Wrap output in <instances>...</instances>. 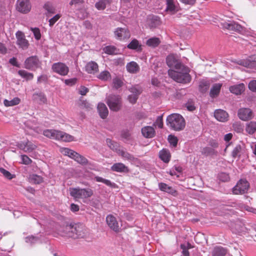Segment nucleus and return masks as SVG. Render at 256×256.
Returning <instances> with one entry per match:
<instances>
[{
  "instance_id": "obj_21",
  "label": "nucleus",
  "mask_w": 256,
  "mask_h": 256,
  "mask_svg": "<svg viewBox=\"0 0 256 256\" xmlns=\"http://www.w3.org/2000/svg\"><path fill=\"white\" fill-rule=\"evenodd\" d=\"M85 70L88 74H95L98 70V66L97 63L94 61H91L86 64Z\"/></svg>"
},
{
  "instance_id": "obj_51",
  "label": "nucleus",
  "mask_w": 256,
  "mask_h": 256,
  "mask_svg": "<svg viewBox=\"0 0 256 256\" xmlns=\"http://www.w3.org/2000/svg\"><path fill=\"white\" fill-rule=\"evenodd\" d=\"M242 148L240 145H237L233 150L232 154V157L236 158L240 155Z\"/></svg>"
},
{
  "instance_id": "obj_40",
  "label": "nucleus",
  "mask_w": 256,
  "mask_h": 256,
  "mask_svg": "<svg viewBox=\"0 0 256 256\" xmlns=\"http://www.w3.org/2000/svg\"><path fill=\"white\" fill-rule=\"evenodd\" d=\"M18 74L20 76L27 80H32L34 78V74L32 73L28 72L24 70H20Z\"/></svg>"
},
{
  "instance_id": "obj_49",
  "label": "nucleus",
  "mask_w": 256,
  "mask_h": 256,
  "mask_svg": "<svg viewBox=\"0 0 256 256\" xmlns=\"http://www.w3.org/2000/svg\"><path fill=\"white\" fill-rule=\"evenodd\" d=\"M130 92L132 93V94L136 95L138 96L142 92L141 89L138 86L132 87L130 90Z\"/></svg>"
},
{
  "instance_id": "obj_64",
  "label": "nucleus",
  "mask_w": 256,
  "mask_h": 256,
  "mask_svg": "<svg viewBox=\"0 0 256 256\" xmlns=\"http://www.w3.org/2000/svg\"><path fill=\"white\" fill-rule=\"evenodd\" d=\"M88 91V88L84 86H80L79 88V93L82 96L86 95Z\"/></svg>"
},
{
  "instance_id": "obj_17",
  "label": "nucleus",
  "mask_w": 256,
  "mask_h": 256,
  "mask_svg": "<svg viewBox=\"0 0 256 256\" xmlns=\"http://www.w3.org/2000/svg\"><path fill=\"white\" fill-rule=\"evenodd\" d=\"M106 223L108 226L115 232H118L120 227L116 218L112 214L107 216L106 218Z\"/></svg>"
},
{
  "instance_id": "obj_28",
  "label": "nucleus",
  "mask_w": 256,
  "mask_h": 256,
  "mask_svg": "<svg viewBox=\"0 0 256 256\" xmlns=\"http://www.w3.org/2000/svg\"><path fill=\"white\" fill-rule=\"evenodd\" d=\"M59 130H45L43 131V134L50 138L58 140V133Z\"/></svg>"
},
{
  "instance_id": "obj_45",
  "label": "nucleus",
  "mask_w": 256,
  "mask_h": 256,
  "mask_svg": "<svg viewBox=\"0 0 256 256\" xmlns=\"http://www.w3.org/2000/svg\"><path fill=\"white\" fill-rule=\"evenodd\" d=\"M95 180L98 182H102V183L104 184H106V186H110L112 187L115 184L114 183H112L110 180L104 179L100 176H96Z\"/></svg>"
},
{
  "instance_id": "obj_26",
  "label": "nucleus",
  "mask_w": 256,
  "mask_h": 256,
  "mask_svg": "<svg viewBox=\"0 0 256 256\" xmlns=\"http://www.w3.org/2000/svg\"><path fill=\"white\" fill-rule=\"evenodd\" d=\"M98 110L101 118H106L108 114V110L106 106L104 103H98Z\"/></svg>"
},
{
  "instance_id": "obj_42",
  "label": "nucleus",
  "mask_w": 256,
  "mask_h": 256,
  "mask_svg": "<svg viewBox=\"0 0 256 256\" xmlns=\"http://www.w3.org/2000/svg\"><path fill=\"white\" fill-rule=\"evenodd\" d=\"M29 179L31 182L36 184H39L42 182V176L34 174L30 175Z\"/></svg>"
},
{
  "instance_id": "obj_3",
  "label": "nucleus",
  "mask_w": 256,
  "mask_h": 256,
  "mask_svg": "<svg viewBox=\"0 0 256 256\" xmlns=\"http://www.w3.org/2000/svg\"><path fill=\"white\" fill-rule=\"evenodd\" d=\"M167 125L172 130L180 131L184 128L186 123L184 118L180 114H172L166 118Z\"/></svg>"
},
{
  "instance_id": "obj_43",
  "label": "nucleus",
  "mask_w": 256,
  "mask_h": 256,
  "mask_svg": "<svg viewBox=\"0 0 256 256\" xmlns=\"http://www.w3.org/2000/svg\"><path fill=\"white\" fill-rule=\"evenodd\" d=\"M160 40L158 38H152L147 40L146 44L150 46L156 47L160 44Z\"/></svg>"
},
{
  "instance_id": "obj_13",
  "label": "nucleus",
  "mask_w": 256,
  "mask_h": 256,
  "mask_svg": "<svg viewBox=\"0 0 256 256\" xmlns=\"http://www.w3.org/2000/svg\"><path fill=\"white\" fill-rule=\"evenodd\" d=\"M223 28L230 30H234L242 33L244 31V28L239 24L234 22H224L221 23Z\"/></svg>"
},
{
  "instance_id": "obj_33",
  "label": "nucleus",
  "mask_w": 256,
  "mask_h": 256,
  "mask_svg": "<svg viewBox=\"0 0 256 256\" xmlns=\"http://www.w3.org/2000/svg\"><path fill=\"white\" fill-rule=\"evenodd\" d=\"M97 78L102 81L106 82L111 79V74L108 71L104 70L97 76Z\"/></svg>"
},
{
  "instance_id": "obj_48",
  "label": "nucleus",
  "mask_w": 256,
  "mask_h": 256,
  "mask_svg": "<svg viewBox=\"0 0 256 256\" xmlns=\"http://www.w3.org/2000/svg\"><path fill=\"white\" fill-rule=\"evenodd\" d=\"M0 172L8 180H11L14 178V175L12 174L8 171L6 170L4 168H0Z\"/></svg>"
},
{
  "instance_id": "obj_12",
  "label": "nucleus",
  "mask_w": 256,
  "mask_h": 256,
  "mask_svg": "<svg viewBox=\"0 0 256 256\" xmlns=\"http://www.w3.org/2000/svg\"><path fill=\"white\" fill-rule=\"evenodd\" d=\"M18 146L20 149L27 153L32 152L36 148V144L28 140L19 142L18 144Z\"/></svg>"
},
{
  "instance_id": "obj_34",
  "label": "nucleus",
  "mask_w": 256,
  "mask_h": 256,
  "mask_svg": "<svg viewBox=\"0 0 256 256\" xmlns=\"http://www.w3.org/2000/svg\"><path fill=\"white\" fill-rule=\"evenodd\" d=\"M226 250L221 246L214 248L212 252V256H224L226 254Z\"/></svg>"
},
{
  "instance_id": "obj_31",
  "label": "nucleus",
  "mask_w": 256,
  "mask_h": 256,
  "mask_svg": "<svg viewBox=\"0 0 256 256\" xmlns=\"http://www.w3.org/2000/svg\"><path fill=\"white\" fill-rule=\"evenodd\" d=\"M32 98L33 100L35 102L40 104H46V96L41 92L34 94Z\"/></svg>"
},
{
  "instance_id": "obj_18",
  "label": "nucleus",
  "mask_w": 256,
  "mask_h": 256,
  "mask_svg": "<svg viewBox=\"0 0 256 256\" xmlns=\"http://www.w3.org/2000/svg\"><path fill=\"white\" fill-rule=\"evenodd\" d=\"M256 62V55H253L249 58L248 60H238L234 61V62L238 64L239 65L249 67L252 66L254 64V62Z\"/></svg>"
},
{
  "instance_id": "obj_47",
  "label": "nucleus",
  "mask_w": 256,
  "mask_h": 256,
  "mask_svg": "<svg viewBox=\"0 0 256 256\" xmlns=\"http://www.w3.org/2000/svg\"><path fill=\"white\" fill-rule=\"evenodd\" d=\"M202 154L206 156L212 155L215 153V151L214 148L210 147H205L202 148Z\"/></svg>"
},
{
  "instance_id": "obj_10",
  "label": "nucleus",
  "mask_w": 256,
  "mask_h": 256,
  "mask_svg": "<svg viewBox=\"0 0 256 256\" xmlns=\"http://www.w3.org/2000/svg\"><path fill=\"white\" fill-rule=\"evenodd\" d=\"M52 68L54 72L64 76L67 75L69 72L68 66L60 62L54 64Z\"/></svg>"
},
{
  "instance_id": "obj_60",
  "label": "nucleus",
  "mask_w": 256,
  "mask_h": 256,
  "mask_svg": "<svg viewBox=\"0 0 256 256\" xmlns=\"http://www.w3.org/2000/svg\"><path fill=\"white\" fill-rule=\"evenodd\" d=\"M106 143L108 145V146L112 150H117L116 146V144L115 143H114L110 139H107L106 140Z\"/></svg>"
},
{
  "instance_id": "obj_32",
  "label": "nucleus",
  "mask_w": 256,
  "mask_h": 256,
  "mask_svg": "<svg viewBox=\"0 0 256 256\" xmlns=\"http://www.w3.org/2000/svg\"><path fill=\"white\" fill-rule=\"evenodd\" d=\"M160 158L164 162H168L170 160V154L168 150L163 149L159 153Z\"/></svg>"
},
{
  "instance_id": "obj_6",
  "label": "nucleus",
  "mask_w": 256,
  "mask_h": 256,
  "mask_svg": "<svg viewBox=\"0 0 256 256\" xmlns=\"http://www.w3.org/2000/svg\"><path fill=\"white\" fill-rule=\"evenodd\" d=\"M60 150L62 154L69 156L80 164H86L88 163L86 158L72 150L66 148H60Z\"/></svg>"
},
{
  "instance_id": "obj_11",
  "label": "nucleus",
  "mask_w": 256,
  "mask_h": 256,
  "mask_svg": "<svg viewBox=\"0 0 256 256\" xmlns=\"http://www.w3.org/2000/svg\"><path fill=\"white\" fill-rule=\"evenodd\" d=\"M16 8L18 12L26 14L31 10V4L29 0H18Z\"/></svg>"
},
{
  "instance_id": "obj_52",
  "label": "nucleus",
  "mask_w": 256,
  "mask_h": 256,
  "mask_svg": "<svg viewBox=\"0 0 256 256\" xmlns=\"http://www.w3.org/2000/svg\"><path fill=\"white\" fill-rule=\"evenodd\" d=\"M61 15L57 14L49 20V25L52 26L60 18Z\"/></svg>"
},
{
  "instance_id": "obj_24",
  "label": "nucleus",
  "mask_w": 256,
  "mask_h": 256,
  "mask_svg": "<svg viewBox=\"0 0 256 256\" xmlns=\"http://www.w3.org/2000/svg\"><path fill=\"white\" fill-rule=\"evenodd\" d=\"M229 90L232 93L238 95L244 92L245 86L244 84H240L230 86Z\"/></svg>"
},
{
  "instance_id": "obj_37",
  "label": "nucleus",
  "mask_w": 256,
  "mask_h": 256,
  "mask_svg": "<svg viewBox=\"0 0 256 256\" xmlns=\"http://www.w3.org/2000/svg\"><path fill=\"white\" fill-rule=\"evenodd\" d=\"M104 52L108 54H116L118 53V50L114 46H108L103 48Z\"/></svg>"
},
{
  "instance_id": "obj_19",
  "label": "nucleus",
  "mask_w": 256,
  "mask_h": 256,
  "mask_svg": "<svg viewBox=\"0 0 256 256\" xmlns=\"http://www.w3.org/2000/svg\"><path fill=\"white\" fill-rule=\"evenodd\" d=\"M215 118L221 122H225L228 120V114L227 112L222 110H216L214 112Z\"/></svg>"
},
{
  "instance_id": "obj_23",
  "label": "nucleus",
  "mask_w": 256,
  "mask_h": 256,
  "mask_svg": "<svg viewBox=\"0 0 256 256\" xmlns=\"http://www.w3.org/2000/svg\"><path fill=\"white\" fill-rule=\"evenodd\" d=\"M142 133L143 136L146 138H152L155 134V130L153 127L146 126L142 128Z\"/></svg>"
},
{
  "instance_id": "obj_22",
  "label": "nucleus",
  "mask_w": 256,
  "mask_h": 256,
  "mask_svg": "<svg viewBox=\"0 0 256 256\" xmlns=\"http://www.w3.org/2000/svg\"><path fill=\"white\" fill-rule=\"evenodd\" d=\"M222 86V84L220 83H216L213 84L210 92V96L212 98H216L220 92Z\"/></svg>"
},
{
  "instance_id": "obj_54",
  "label": "nucleus",
  "mask_w": 256,
  "mask_h": 256,
  "mask_svg": "<svg viewBox=\"0 0 256 256\" xmlns=\"http://www.w3.org/2000/svg\"><path fill=\"white\" fill-rule=\"evenodd\" d=\"M32 30L34 33V36L37 40H38L41 38V34L40 30L38 28H32Z\"/></svg>"
},
{
  "instance_id": "obj_2",
  "label": "nucleus",
  "mask_w": 256,
  "mask_h": 256,
  "mask_svg": "<svg viewBox=\"0 0 256 256\" xmlns=\"http://www.w3.org/2000/svg\"><path fill=\"white\" fill-rule=\"evenodd\" d=\"M57 231L58 234L60 236L78 238L84 236L86 230L83 224H75L64 226H59L57 228Z\"/></svg>"
},
{
  "instance_id": "obj_56",
  "label": "nucleus",
  "mask_w": 256,
  "mask_h": 256,
  "mask_svg": "<svg viewBox=\"0 0 256 256\" xmlns=\"http://www.w3.org/2000/svg\"><path fill=\"white\" fill-rule=\"evenodd\" d=\"M113 84L114 86L116 88H118L122 86L123 82L120 79L115 78L113 80Z\"/></svg>"
},
{
  "instance_id": "obj_58",
  "label": "nucleus",
  "mask_w": 256,
  "mask_h": 256,
  "mask_svg": "<svg viewBox=\"0 0 256 256\" xmlns=\"http://www.w3.org/2000/svg\"><path fill=\"white\" fill-rule=\"evenodd\" d=\"M232 127L234 130L238 132H240L242 130V126L238 122H236L233 124Z\"/></svg>"
},
{
  "instance_id": "obj_46",
  "label": "nucleus",
  "mask_w": 256,
  "mask_h": 256,
  "mask_svg": "<svg viewBox=\"0 0 256 256\" xmlns=\"http://www.w3.org/2000/svg\"><path fill=\"white\" fill-rule=\"evenodd\" d=\"M128 47L130 49L137 50L140 48V44L138 40L136 39H134L132 41L128 44Z\"/></svg>"
},
{
  "instance_id": "obj_44",
  "label": "nucleus",
  "mask_w": 256,
  "mask_h": 256,
  "mask_svg": "<svg viewBox=\"0 0 256 256\" xmlns=\"http://www.w3.org/2000/svg\"><path fill=\"white\" fill-rule=\"evenodd\" d=\"M21 161L20 162L21 164L28 165L32 162V160L26 154H21L20 156Z\"/></svg>"
},
{
  "instance_id": "obj_5",
  "label": "nucleus",
  "mask_w": 256,
  "mask_h": 256,
  "mask_svg": "<svg viewBox=\"0 0 256 256\" xmlns=\"http://www.w3.org/2000/svg\"><path fill=\"white\" fill-rule=\"evenodd\" d=\"M60 150L62 154L69 156L80 164H86L88 163L86 158L72 150L66 148H60Z\"/></svg>"
},
{
  "instance_id": "obj_36",
  "label": "nucleus",
  "mask_w": 256,
  "mask_h": 256,
  "mask_svg": "<svg viewBox=\"0 0 256 256\" xmlns=\"http://www.w3.org/2000/svg\"><path fill=\"white\" fill-rule=\"evenodd\" d=\"M246 130L249 134H253L256 131V122L252 121L247 123Z\"/></svg>"
},
{
  "instance_id": "obj_4",
  "label": "nucleus",
  "mask_w": 256,
  "mask_h": 256,
  "mask_svg": "<svg viewBox=\"0 0 256 256\" xmlns=\"http://www.w3.org/2000/svg\"><path fill=\"white\" fill-rule=\"evenodd\" d=\"M70 194L74 199H85L90 197L93 191L90 188H70Z\"/></svg>"
},
{
  "instance_id": "obj_29",
  "label": "nucleus",
  "mask_w": 256,
  "mask_h": 256,
  "mask_svg": "<svg viewBox=\"0 0 256 256\" xmlns=\"http://www.w3.org/2000/svg\"><path fill=\"white\" fill-rule=\"evenodd\" d=\"M158 187L162 191L168 192L174 196L177 194L176 191L174 189L164 183H160L158 184Z\"/></svg>"
},
{
  "instance_id": "obj_41",
  "label": "nucleus",
  "mask_w": 256,
  "mask_h": 256,
  "mask_svg": "<svg viewBox=\"0 0 256 256\" xmlns=\"http://www.w3.org/2000/svg\"><path fill=\"white\" fill-rule=\"evenodd\" d=\"M109 2L110 0H100L96 4L95 6L98 10H103Z\"/></svg>"
},
{
  "instance_id": "obj_39",
  "label": "nucleus",
  "mask_w": 256,
  "mask_h": 256,
  "mask_svg": "<svg viewBox=\"0 0 256 256\" xmlns=\"http://www.w3.org/2000/svg\"><path fill=\"white\" fill-rule=\"evenodd\" d=\"M210 86V82L208 80H202L200 82V90L202 92H206Z\"/></svg>"
},
{
  "instance_id": "obj_57",
  "label": "nucleus",
  "mask_w": 256,
  "mask_h": 256,
  "mask_svg": "<svg viewBox=\"0 0 256 256\" xmlns=\"http://www.w3.org/2000/svg\"><path fill=\"white\" fill-rule=\"evenodd\" d=\"M38 240V238H36L32 236H28L26 238V242L30 243V244H34Z\"/></svg>"
},
{
  "instance_id": "obj_20",
  "label": "nucleus",
  "mask_w": 256,
  "mask_h": 256,
  "mask_svg": "<svg viewBox=\"0 0 256 256\" xmlns=\"http://www.w3.org/2000/svg\"><path fill=\"white\" fill-rule=\"evenodd\" d=\"M117 152L124 160H127L132 163L136 162L138 160L136 158L123 149L118 150Z\"/></svg>"
},
{
  "instance_id": "obj_25",
  "label": "nucleus",
  "mask_w": 256,
  "mask_h": 256,
  "mask_svg": "<svg viewBox=\"0 0 256 256\" xmlns=\"http://www.w3.org/2000/svg\"><path fill=\"white\" fill-rule=\"evenodd\" d=\"M111 170L112 171L119 172H128V168L124 164L121 162L114 164L112 167Z\"/></svg>"
},
{
  "instance_id": "obj_63",
  "label": "nucleus",
  "mask_w": 256,
  "mask_h": 256,
  "mask_svg": "<svg viewBox=\"0 0 256 256\" xmlns=\"http://www.w3.org/2000/svg\"><path fill=\"white\" fill-rule=\"evenodd\" d=\"M76 82V78H73L70 79H67L64 80V82L66 85L68 86H72Z\"/></svg>"
},
{
  "instance_id": "obj_14",
  "label": "nucleus",
  "mask_w": 256,
  "mask_h": 256,
  "mask_svg": "<svg viewBox=\"0 0 256 256\" xmlns=\"http://www.w3.org/2000/svg\"><path fill=\"white\" fill-rule=\"evenodd\" d=\"M238 116L242 120L247 121L252 118V110L248 108H242L238 111Z\"/></svg>"
},
{
  "instance_id": "obj_50",
  "label": "nucleus",
  "mask_w": 256,
  "mask_h": 256,
  "mask_svg": "<svg viewBox=\"0 0 256 256\" xmlns=\"http://www.w3.org/2000/svg\"><path fill=\"white\" fill-rule=\"evenodd\" d=\"M168 140L169 142L173 146L175 147L178 144V138L174 136L170 135L168 137Z\"/></svg>"
},
{
  "instance_id": "obj_1",
  "label": "nucleus",
  "mask_w": 256,
  "mask_h": 256,
  "mask_svg": "<svg viewBox=\"0 0 256 256\" xmlns=\"http://www.w3.org/2000/svg\"><path fill=\"white\" fill-rule=\"evenodd\" d=\"M166 64L169 67L174 68L176 70H170L169 76L174 80L180 83H187L190 80L188 68L182 64L174 55H169L166 58Z\"/></svg>"
},
{
  "instance_id": "obj_30",
  "label": "nucleus",
  "mask_w": 256,
  "mask_h": 256,
  "mask_svg": "<svg viewBox=\"0 0 256 256\" xmlns=\"http://www.w3.org/2000/svg\"><path fill=\"white\" fill-rule=\"evenodd\" d=\"M58 140H62L66 142H70L75 140L73 136L61 131H59L58 133Z\"/></svg>"
},
{
  "instance_id": "obj_27",
  "label": "nucleus",
  "mask_w": 256,
  "mask_h": 256,
  "mask_svg": "<svg viewBox=\"0 0 256 256\" xmlns=\"http://www.w3.org/2000/svg\"><path fill=\"white\" fill-rule=\"evenodd\" d=\"M127 71L131 74H136L140 70V67L138 64L135 62H130L126 65Z\"/></svg>"
},
{
  "instance_id": "obj_15",
  "label": "nucleus",
  "mask_w": 256,
  "mask_h": 256,
  "mask_svg": "<svg viewBox=\"0 0 256 256\" xmlns=\"http://www.w3.org/2000/svg\"><path fill=\"white\" fill-rule=\"evenodd\" d=\"M116 38L120 40L128 38L130 32L126 28H117L114 32Z\"/></svg>"
},
{
  "instance_id": "obj_16",
  "label": "nucleus",
  "mask_w": 256,
  "mask_h": 256,
  "mask_svg": "<svg viewBox=\"0 0 256 256\" xmlns=\"http://www.w3.org/2000/svg\"><path fill=\"white\" fill-rule=\"evenodd\" d=\"M17 44L23 50L26 49L29 45L28 41L25 38L24 34L21 32L16 33Z\"/></svg>"
},
{
  "instance_id": "obj_62",
  "label": "nucleus",
  "mask_w": 256,
  "mask_h": 256,
  "mask_svg": "<svg viewBox=\"0 0 256 256\" xmlns=\"http://www.w3.org/2000/svg\"><path fill=\"white\" fill-rule=\"evenodd\" d=\"M220 180L222 182L228 181L229 179L228 175L225 173H222L219 175Z\"/></svg>"
},
{
  "instance_id": "obj_9",
  "label": "nucleus",
  "mask_w": 256,
  "mask_h": 256,
  "mask_svg": "<svg viewBox=\"0 0 256 256\" xmlns=\"http://www.w3.org/2000/svg\"><path fill=\"white\" fill-rule=\"evenodd\" d=\"M24 65L26 69L35 70L40 66V62L36 56H32L26 60Z\"/></svg>"
},
{
  "instance_id": "obj_7",
  "label": "nucleus",
  "mask_w": 256,
  "mask_h": 256,
  "mask_svg": "<svg viewBox=\"0 0 256 256\" xmlns=\"http://www.w3.org/2000/svg\"><path fill=\"white\" fill-rule=\"evenodd\" d=\"M106 103L110 108L113 111L117 112L122 107V99L118 95L108 96L106 98Z\"/></svg>"
},
{
  "instance_id": "obj_53",
  "label": "nucleus",
  "mask_w": 256,
  "mask_h": 256,
  "mask_svg": "<svg viewBox=\"0 0 256 256\" xmlns=\"http://www.w3.org/2000/svg\"><path fill=\"white\" fill-rule=\"evenodd\" d=\"M248 87L251 91L256 92V80H251L248 84Z\"/></svg>"
},
{
  "instance_id": "obj_35",
  "label": "nucleus",
  "mask_w": 256,
  "mask_h": 256,
  "mask_svg": "<svg viewBox=\"0 0 256 256\" xmlns=\"http://www.w3.org/2000/svg\"><path fill=\"white\" fill-rule=\"evenodd\" d=\"M166 10L170 14H174L176 11L177 8L174 4L173 0H166Z\"/></svg>"
},
{
  "instance_id": "obj_59",
  "label": "nucleus",
  "mask_w": 256,
  "mask_h": 256,
  "mask_svg": "<svg viewBox=\"0 0 256 256\" xmlns=\"http://www.w3.org/2000/svg\"><path fill=\"white\" fill-rule=\"evenodd\" d=\"M154 125L156 126H158L159 128H162L163 126V122L162 116H158L156 122H154Z\"/></svg>"
},
{
  "instance_id": "obj_61",
  "label": "nucleus",
  "mask_w": 256,
  "mask_h": 256,
  "mask_svg": "<svg viewBox=\"0 0 256 256\" xmlns=\"http://www.w3.org/2000/svg\"><path fill=\"white\" fill-rule=\"evenodd\" d=\"M180 248L182 250V253L184 256H190L188 248H190V247L186 248L185 245L181 244Z\"/></svg>"
},
{
  "instance_id": "obj_55",
  "label": "nucleus",
  "mask_w": 256,
  "mask_h": 256,
  "mask_svg": "<svg viewBox=\"0 0 256 256\" xmlns=\"http://www.w3.org/2000/svg\"><path fill=\"white\" fill-rule=\"evenodd\" d=\"M181 172V168L178 167L176 168L175 170H170L169 172V174L172 176H176V177H178L179 176V174H180Z\"/></svg>"
},
{
  "instance_id": "obj_8",
  "label": "nucleus",
  "mask_w": 256,
  "mask_h": 256,
  "mask_svg": "<svg viewBox=\"0 0 256 256\" xmlns=\"http://www.w3.org/2000/svg\"><path fill=\"white\" fill-rule=\"evenodd\" d=\"M248 183L246 180H240L233 188V194H244L248 190Z\"/></svg>"
},
{
  "instance_id": "obj_38",
  "label": "nucleus",
  "mask_w": 256,
  "mask_h": 256,
  "mask_svg": "<svg viewBox=\"0 0 256 256\" xmlns=\"http://www.w3.org/2000/svg\"><path fill=\"white\" fill-rule=\"evenodd\" d=\"M20 99L18 98H14L12 100H4V104L6 106H14L17 105L20 102Z\"/></svg>"
}]
</instances>
